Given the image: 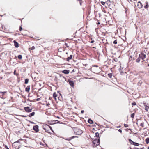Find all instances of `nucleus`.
<instances>
[{
    "label": "nucleus",
    "mask_w": 149,
    "mask_h": 149,
    "mask_svg": "<svg viewBox=\"0 0 149 149\" xmlns=\"http://www.w3.org/2000/svg\"><path fill=\"white\" fill-rule=\"evenodd\" d=\"M101 3L103 5H104L105 4V2L103 1L101 2Z\"/></svg>",
    "instance_id": "39"
},
{
    "label": "nucleus",
    "mask_w": 149,
    "mask_h": 149,
    "mask_svg": "<svg viewBox=\"0 0 149 149\" xmlns=\"http://www.w3.org/2000/svg\"><path fill=\"white\" fill-rule=\"evenodd\" d=\"M72 55H70V56L69 57H68L67 58L66 60L67 61H69L70 60L72 59Z\"/></svg>",
    "instance_id": "16"
},
{
    "label": "nucleus",
    "mask_w": 149,
    "mask_h": 149,
    "mask_svg": "<svg viewBox=\"0 0 149 149\" xmlns=\"http://www.w3.org/2000/svg\"><path fill=\"white\" fill-rule=\"evenodd\" d=\"M99 16H100V14H99Z\"/></svg>",
    "instance_id": "61"
},
{
    "label": "nucleus",
    "mask_w": 149,
    "mask_h": 149,
    "mask_svg": "<svg viewBox=\"0 0 149 149\" xmlns=\"http://www.w3.org/2000/svg\"><path fill=\"white\" fill-rule=\"evenodd\" d=\"M139 56L141 59L143 60L146 58V55L144 54L143 53H141L139 55Z\"/></svg>",
    "instance_id": "4"
},
{
    "label": "nucleus",
    "mask_w": 149,
    "mask_h": 149,
    "mask_svg": "<svg viewBox=\"0 0 149 149\" xmlns=\"http://www.w3.org/2000/svg\"><path fill=\"white\" fill-rule=\"evenodd\" d=\"M144 106L145 107V109L146 110L148 111L149 108V106H147L146 105V103H144Z\"/></svg>",
    "instance_id": "12"
},
{
    "label": "nucleus",
    "mask_w": 149,
    "mask_h": 149,
    "mask_svg": "<svg viewBox=\"0 0 149 149\" xmlns=\"http://www.w3.org/2000/svg\"><path fill=\"white\" fill-rule=\"evenodd\" d=\"M149 7L148 3V2L146 3V5L144 6V8L146 9L148 8Z\"/></svg>",
    "instance_id": "19"
},
{
    "label": "nucleus",
    "mask_w": 149,
    "mask_h": 149,
    "mask_svg": "<svg viewBox=\"0 0 149 149\" xmlns=\"http://www.w3.org/2000/svg\"><path fill=\"white\" fill-rule=\"evenodd\" d=\"M78 1H79L80 4V5L81 6L82 5V0H78Z\"/></svg>",
    "instance_id": "33"
},
{
    "label": "nucleus",
    "mask_w": 149,
    "mask_h": 149,
    "mask_svg": "<svg viewBox=\"0 0 149 149\" xmlns=\"http://www.w3.org/2000/svg\"><path fill=\"white\" fill-rule=\"evenodd\" d=\"M92 143H93V146L94 147L96 146L97 145L99 144L100 143V139H98V140L95 139L94 140L92 141Z\"/></svg>",
    "instance_id": "2"
},
{
    "label": "nucleus",
    "mask_w": 149,
    "mask_h": 149,
    "mask_svg": "<svg viewBox=\"0 0 149 149\" xmlns=\"http://www.w3.org/2000/svg\"><path fill=\"white\" fill-rule=\"evenodd\" d=\"M108 77L110 78H111L113 75L112 73H109L108 74Z\"/></svg>",
    "instance_id": "23"
},
{
    "label": "nucleus",
    "mask_w": 149,
    "mask_h": 149,
    "mask_svg": "<svg viewBox=\"0 0 149 149\" xmlns=\"http://www.w3.org/2000/svg\"><path fill=\"white\" fill-rule=\"evenodd\" d=\"M99 136V134L98 132H96L95 133V136L98 137Z\"/></svg>",
    "instance_id": "30"
},
{
    "label": "nucleus",
    "mask_w": 149,
    "mask_h": 149,
    "mask_svg": "<svg viewBox=\"0 0 149 149\" xmlns=\"http://www.w3.org/2000/svg\"><path fill=\"white\" fill-rule=\"evenodd\" d=\"M113 43L114 44H117V40H115L113 42Z\"/></svg>",
    "instance_id": "37"
},
{
    "label": "nucleus",
    "mask_w": 149,
    "mask_h": 149,
    "mask_svg": "<svg viewBox=\"0 0 149 149\" xmlns=\"http://www.w3.org/2000/svg\"><path fill=\"white\" fill-rule=\"evenodd\" d=\"M74 132L77 135H80L82 133V131L80 129L76 128L75 129Z\"/></svg>",
    "instance_id": "3"
},
{
    "label": "nucleus",
    "mask_w": 149,
    "mask_h": 149,
    "mask_svg": "<svg viewBox=\"0 0 149 149\" xmlns=\"http://www.w3.org/2000/svg\"><path fill=\"white\" fill-rule=\"evenodd\" d=\"M22 28L21 26H20V28H19V31H21L22 30Z\"/></svg>",
    "instance_id": "40"
},
{
    "label": "nucleus",
    "mask_w": 149,
    "mask_h": 149,
    "mask_svg": "<svg viewBox=\"0 0 149 149\" xmlns=\"http://www.w3.org/2000/svg\"><path fill=\"white\" fill-rule=\"evenodd\" d=\"M54 99H55V100H56V97H54Z\"/></svg>",
    "instance_id": "48"
},
{
    "label": "nucleus",
    "mask_w": 149,
    "mask_h": 149,
    "mask_svg": "<svg viewBox=\"0 0 149 149\" xmlns=\"http://www.w3.org/2000/svg\"><path fill=\"white\" fill-rule=\"evenodd\" d=\"M18 145H19V143L17 144V143L16 144V146H17Z\"/></svg>",
    "instance_id": "47"
},
{
    "label": "nucleus",
    "mask_w": 149,
    "mask_h": 149,
    "mask_svg": "<svg viewBox=\"0 0 149 149\" xmlns=\"http://www.w3.org/2000/svg\"><path fill=\"white\" fill-rule=\"evenodd\" d=\"M128 140L131 144H133L134 145V142L131 139H129Z\"/></svg>",
    "instance_id": "18"
},
{
    "label": "nucleus",
    "mask_w": 149,
    "mask_h": 149,
    "mask_svg": "<svg viewBox=\"0 0 149 149\" xmlns=\"http://www.w3.org/2000/svg\"><path fill=\"white\" fill-rule=\"evenodd\" d=\"M49 104L48 103L47 104V106H48L49 105Z\"/></svg>",
    "instance_id": "50"
},
{
    "label": "nucleus",
    "mask_w": 149,
    "mask_h": 149,
    "mask_svg": "<svg viewBox=\"0 0 149 149\" xmlns=\"http://www.w3.org/2000/svg\"><path fill=\"white\" fill-rule=\"evenodd\" d=\"M35 47L34 46H32L31 48V50H33L35 49Z\"/></svg>",
    "instance_id": "32"
},
{
    "label": "nucleus",
    "mask_w": 149,
    "mask_h": 149,
    "mask_svg": "<svg viewBox=\"0 0 149 149\" xmlns=\"http://www.w3.org/2000/svg\"><path fill=\"white\" fill-rule=\"evenodd\" d=\"M99 69H100V68H99Z\"/></svg>",
    "instance_id": "62"
},
{
    "label": "nucleus",
    "mask_w": 149,
    "mask_h": 149,
    "mask_svg": "<svg viewBox=\"0 0 149 149\" xmlns=\"http://www.w3.org/2000/svg\"><path fill=\"white\" fill-rule=\"evenodd\" d=\"M65 44L66 45V46H67V43H65Z\"/></svg>",
    "instance_id": "54"
},
{
    "label": "nucleus",
    "mask_w": 149,
    "mask_h": 149,
    "mask_svg": "<svg viewBox=\"0 0 149 149\" xmlns=\"http://www.w3.org/2000/svg\"><path fill=\"white\" fill-rule=\"evenodd\" d=\"M20 140H22V139H19L17 141L14 142L12 144L13 146L16 149H19L20 147L19 146L20 144L19 145H18L17 146H16V144L17 143H18L19 142V141Z\"/></svg>",
    "instance_id": "1"
},
{
    "label": "nucleus",
    "mask_w": 149,
    "mask_h": 149,
    "mask_svg": "<svg viewBox=\"0 0 149 149\" xmlns=\"http://www.w3.org/2000/svg\"><path fill=\"white\" fill-rule=\"evenodd\" d=\"M148 66H149V64L148 65Z\"/></svg>",
    "instance_id": "58"
},
{
    "label": "nucleus",
    "mask_w": 149,
    "mask_h": 149,
    "mask_svg": "<svg viewBox=\"0 0 149 149\" xmlns=\"http://www.w3.org/2000/svg\"><path fill=\"white\" fill-rule=\"evenodd\" d=\"M111 2L110 0H108L106 2V3L109 6L111 4Z\"/></svg>",
    "instance_id": "15"
},
{
    "label": "nucleus",
    "mask_w": 149,
    "mask_h": 149,
    "mask_svg": "<svg viewBox=\"0 0 149 149\" xmlns=\"http://www.w3.org/2000/svg\"><path fill=\"white\" fill-rule=\"evenodd\" d=\"M136 103L135 102H134L133 103H132V106H135L136 105Z\"/></svg>",
    "instance_id": "36"
},
{
    "label": "nucleus",
    "mask_w": 149,
    "mask_h": 149,
    "mask_svg": "<svg viewBox=\"0 0 149 149\" xmlns=\"http://www.w3.org/2000/svg\"><path fill=\"white\" fill-rule=\"evenodd\" d=\"M118 131L119 132H120V133H121L122 132V130L121 129H120L118 130Z\"/></svg>",
    "instance_id": "41"
},
{
    "label": "nucleus",
    "mask_w": 149,
    "mask_h": 149,
    "mask_svg": "<svg viewBox=\"0 0 149 149\" xmlns=\"http://www.w3.org/2000/svg\"><path fill=\"white\" fill-rule=\"evenodd\" d=\"M29 82V79H26L25 80V84H27Z\"/></svg>",
    "instance_id": "24"
},
{
    "label": "nucleus",
    "mask_w": 149,
    "mask_h": 149,
    "mask_svg": "<svg viewBox=\"0 0 149 149\" xmlns=\"http://www.w3.org/2000/svg\"><path fill=\"white\" fill-rule=\"evenodd\" d=\"M141 59V58H139H139L137 59H136V62L137 63L139 62L140 61Z\"/></svg>",
    "instance_id": "22"
},
{
    "label": "nucleus",
    "mask_w": 149,
    "mask_h": 149,
    "mask_svg": "<svg viewBox=\"0 0 149 149\" xmlns=\"http://www.w3.org/2000/svg\"><path fill=\"white\" fill-rule=\"evenodd\" d=\"M6 93V92H0V93H1L2 94V96H3L4 95V94Z\"/></svg>",
    "instance_id": "34"
},
{
    "label": "nucleus",
    "mask_w": 149,
    "mask_h": 149,
    "mask_svg": "<svg viewBox=\"0 0 149 149\" xmlns=\"http://www.w3.org/2000/svg\"><path fill=\"white\" fill-rule=\"evenodd\" d=\"M63 78H65L63 76H61Z\"/></svg>",
    "instance_id": "57"
},
{
    "label": "nucleus",
    "mask_w": 149,
    "mask_h": 149,
    "mask_svg": "<svg viewBox=\"0 0 149 149\" xmlns=\"http://www.w3.org/2000/svg\"><path fill=\"white\" fill-rule=\"evenodd\" d=\"M100 24V22H98V24Z\"/></svg>",
    "instance_id": "56"
},
{
    "label": "nucleus",
    "mask_w": 149,
    "mask_h": 149,
    "mask_svg": "<svg viewBox=\"0 0 149 149\" xmlns=\"http://www.w3.org/2000/svg\"><path fill=\"white\" fill-rule=\"evenodd\" d=\"M139 143H136V142H134V146H139Z\"/></svg>",
    "instance_id": "28"
},
{
    "label": "nucleus",
    "mask_w": 149,
    "mask_h": 149,
    "mask_svg": "<svg viewBox=\"0 0 149 149\" xmlns=\"http://www.w3.org/2000/svg\"><path fill=\"white\" fill-rule=\"evenodd\" d=\"M33 129L36 132H38L39 131L38 126V125L34 126L33 127Z\"/></svg>",
    "instance_id": "6"
},
{
    "label": "nucleus",
    "mask_w": 149,
    "mask_h": 149,
    "mask_svg": "<svg viewBox=\"0 0 149 149\" xmlns=\"http://www.w3.org/2000/svg\"><path fill=\"white\" fill-rule=\"evenodd\" d=\"M69 84L72 87H73L74 86V83L73 81L71 80L68 81Z\"/></svg>",
    "instance_id": "8"
},
{
    "label": "nucleus",
    "mask_w": 149,
    "mask_h": 149,
    "mask_svg": "<svg viewBox=\"0 0 149 149\" xmlns=\"http://www.w3.org/2000/svg\"><path fill=\"white\" fill-rule=\"evenodd\" d=\"M62 72L65 74H67L69 73L70 70H64L62 71Z\"/></svg>",
    "instance_id": "10"
},
{
    "label": "nucleus",
    "mask_w": 149,
    "mask_h": 149,
    "mask_svg": "<svg viewBox=\"0 0 149 149\" xmlns=\"http://www.w3.org/2000/svg\"><path fill=\"white\" fill-rule=\"evenodd\" d=\"M25 110L27 112H30L32 111V109H30L29 107H24Z\"/></svg>",
    "instance_id": "5"
},
{
    "label": "nucleus",
    "mask_w": 149,
    "mask_h": 149,
    "mask_svg": "<svg viewBox=\"0 0 149 149\" xmlns=\"http://www.w3.org/2000/svg\"><path fill=\"white\" fill-rule=\"evenodd\" d=\"M57 118H59V117L58 116V117H57Z\"/></svg>",
    "instance_id": "60"
},
{
    "label": "nucleus",
    "mask_w": 149,
    "mask_h": 149,
    "mask_svg": "<svg viewBox=\"0 0 149 149\" xmlns=\"http://www.w3.org/2000/svg\"><path fill=\"white\" fill-rule=\"evenodd\" d=\"M135 114L134 113H133L131 115V117L132 118H134Z\"/></svg>",
    "instance_id": "29"
},
{
    "label": "nucleus",
    "mask_w": 149,
    "mask_h": 149,
    "mask_svg": "<svg viewBox=\"0 0 149 149\" xmlns=\"http://www.w3.org/2000/svg\"><path fill=\"white\" fill-rule=\"evenodd\" d=\"M30 86H28L25 88V91L27 92H29L30 89Z\"/></svg>",
    "instance_id": "13"
},
{
    "label": "nucleus",
    "mask_w": 149,
    "mask_h": 149,
    "mask_svg": "<svg viewBox=\"0 0 149 149\" xmlns=\"http://www.w3.org/2000/svg\"><path fill=\"white\" fill-rule=\"evenodd\" d=\"M13 42L14 43V46L16 47L17 48L19 47V44L15 40H14Z\"/></svg>",
    "instance_id": "11"
},
{
    "label": "nucleus",
    "mask_w": 149,
    "mask_h": 149,
    "mask_svg": "<svg viewBox=\"0 0 149 149\" xmlns=\"http://www.w3.org/2000/svg\"><path fill=\"white\" fill-rule=\"evenodd\" d=\"M94 42V40H92L91 42V43H93V42Z\"/></svg>",
    "instance_id": "45"
},
{
    "label": "nucleus",
    "mask_w": 149,
    "mask_h": 149,
    "mask_svg": "<svg viewBox=\"0 0 149 149\" xmlns=\"http://www.w3.org/2000/svg\"><path fill=\"white\" fill-rule=\"evenodd\" d=\"M145 141L147 144H148L149 143V138H147L145 140Z\"/></svg>",
    "instance_id": "21"
},
{
    "label": "nucleus",
    "mask_w": 149,
    "mask_h": 149,
    "mask_svg": "<svg viewBox=\"0 0 149 149\" xmlns=\"http://www.w3.org/2000/svg\"><path fill=\"white\" fill-rule=\"evenodd\" d=\"M35 113L34 112H32V113H30L29 115H28V116L29 117H31L32 116H33L35 115Z\"/></svg>",
    "instance_id": "17"
},
{
    "label": "nucleus",
    "mask_w": 149,
    "mask_h": 149,
    "mask_svg": "<svg viewBox=\"0 0 149 149\" xmlns=\"http://www.w3.org/2000/svg\"><path fill=\"white\" fill-rule=\"evenodd\" d=\"M40 98H38L36 99L37 101H39L40 100Z\"/></svg>",
    "instance_id": "42"
},
{
    "label": "nucleus",
    "mask_w": 149,
    "mask_h": 149,
    "mask_svg": "<svg viewBox=\"0 0 149 149\" xmlns=\"http://www.w3.org/2000/svg\"><path fill=\"white\" fill-rule=\"evenodd\" d=\"M134 149H139L138 148H135Z\"/></svg>",
    "instance_id": "51"
},
{
    "label": "nucleus",
    "mask_w": 149,
    "mask_h": 149,
    "mask_svg": "<svg viewBox=\"0 0 149 149\" xmlns=\"http://www.w3.org/2000/svg\"><path fill=\"white\" fill-rule=\"evenodd\" d=\"M120 127H121L120 126H119L118 127H117V128H120Z\"/></svg>",
    "instance_id": "49"
},
{
    "label": "nucleus",
    "mask_w": 149,
    "mask_h": 149,
    "mask_svg": "<svg viewBox=\"0 0 149 149\" xmlns=\"http://www.w3.org/2000/svg\"><path fill=\"white\" fill-rule=\"evenodd\" d=\"M140 149H144V148H141Z\"/></svg>",
    "instance_id": "53"
},
{
    "label": "nucleus",
    "mask_w": 149,
    "mask_h": 149,
    "mask_svg": "<svg viewBox=\"0 0 149 149\" xmlns=\"http://www.w3.org/2000/svg\"><path fill=\"white\" fill-rule=\"evenodd\" d=\"M18 58L19 59H21L22 58V56L21 55H19L18 56Z\"/></svg>",
    "instance_id": "25"
},
{
    "label": "nucleus",
    "mask_w": 149,
    "mask_h": 149,
    "mask_svg": "<svg viewBox=\"0 0 149 149\" xmlns=\"http://www.w3.org/2000/svg\"><path fill=\"white\" fill-rule=\"evenodd\" d=\"M84 112V110H82L81 111V113L82 114Z\"/></svg>",
    "instance_id": "44"
},
{
    "label": "nucleus",
    "mask_w": 149,
    "mask_h": 149,
    "mask_svg": "<svg viewBox=\"0 0 149 149\" xmlns=\"http://www.w3.org/2000/svg\"><path fill=\"white\" fill-rule=\"evenodd\" d=\"M140 125L142 127H144V123H141L140 124Z\"/></svg>",
    "instance_id": "35"
},
{
    "label": "nucleus",
    "mask_w": 149,
    "mask_h": 149,
    "mask_svg": "<svg viewBox=\"0 0 149 149\" xmlns=\"http://www.w3.org/2000/svg\"><path fill=\"white\" fill-rule=\"evenodd\" d=\"M93 66H94V67H98V66L97 65H94Z\"/></svg>",
    "instance_id": "46"
},
{
    "label": "nucleus",
    "mask_w": 149,
    "mask_h": 149,
    "mask_svg": "<svg viewBox=\"0 0 149 149\" xmlns=\"http://www.w3.org/2000/svg\"><path fill=\"white\" fill-rule=\"evenodd\" d=\"M56 121L58 122L57 123H58V122H59V121H58V120H56Z\"/></svg>",
    "instance_id": "55"
},
{
    "label": "nucleus",
    "mask_w": 149,
    "mask_h": 149,
    "mask_svg": "<svg viewBox=\"0 0 149 149\" xmlns=\"http://www.w3.org/2000/svg\"><path fill=\"white\" fill-rule=\"evenodd\" d=\"M57 96V94L55 93H53V97L54 98V97H56Z\"/></svg>",
    "instance_id": "26"
},
{
    "label": "nucleus",
    "mask_w": 149,
    "mask_h": 149,
    "mask_svg": "<svg viewBox=\"0 0 149 149\" xmlns=\"http://www.w3.org/2000/svg\"><path fill=\"white\" fill-rule=\"evenodd\" d=\"M15 72H16V71H15H15H14V74H15Z\"/></svg>",
    "instance_id": "52"
},
{
    "label": "nucleus",
    "mask_w": 149,
    "mask_h": 149,
    "mask_svg": "<svg viewBox=\"0 0 149 149\" xmlns=\"http://www.w3.org/2000/svg\"><path fill=\"white\" fill-rule=\"evenodd\" d=\"M142 83V82L141 81H140L138 83V85H141V83Z\"/></svg>",
    "instance_id": "27"
},
{
    "label": "nucleus",
    "mask_w": 149,
    "mask_h": 149,
    "mask_svg": "<svg viewBox=\"0 0 149 149\" xmlns=\"http://www.w3.org/2000/svg\"><path fill=\"white\" fill-rule=\"evenodd\" d=\"M49 128L51 129V130H52V131L53 132V130H52V127H50V126H49V125H45V127H43V129H44L45 130V131H47V130H46V128Z\"/></svg>",
    "instance_id": "9"
},
{
    "label": "nucleus",
    "mask_w": 149,
    "mask_h": 149,
    "mask_svg": "<svg viewBox=\"0 0 149 149\" xmlns=\"http://www.w3.org/2000/svg\"><path fill=\"white\" fill-rule=\"evenodd\" d=\"M137 7L139 8H141L143 7V5L142 3L140 1H139L138 3V4L137 5Z\"/></svg>",
    "instance_id": "7"
},
{
    "label": "nucleus",
    "mask_w": 149,
    "mask_h": 149,
    "mask_svg": "<svg viewBox=\"0 0 149 149\" xmlns=\"http://www.w3.org/2000/svg\"><path fill=\"white\" fill-rule=\"evenodd\" d=\"M29 122L31 123H32V124H35V123L33 122H32V121H29Z\"/></svg>",
    "instance_id": "43"
},
{
    "label": "nucleus",
    "mask_w": 149,
    "mask_h": 149,
    "mask_svg": "<svg viewBox=\"0 0 149 149\" xmlns=\"http://www.w3.org/2000/svg\"><path fill=\"white\" fill-rule=\"evenodd\" d=\"M88 122L90 124H92L93 123V121L91 119H89L88 120Z\"/></svg>",
    "instance_id": "20"
},
{
    "label": "nucleus",
    "mask_w": 149,
    "mask_h": 149,
    "mask_svg": "<svg viewBox=\"0 0 149 149\" xmlns=\"http://www.w3.org/2000/svg\"><path fill=\"white\" fill-rule=\"evenodd\" d=\"M77 137L76 136H72L71 137L67 139H65L66 140L70 141L72 140V139L75 138V137Z\"/></svg>",
    "instance_id": "14"
},
{
    "label": "nucleus",
    "mask_w": 149,
    "mask_h": 149,
    "mask_svg": "<svg viewBox=\"0 0 149 149\" xmlns=\"http://www.w3.org/2000/svg\"><path fill=\"white\" fill-rule=\"evenodd\" d=\"M124 126L125 127H127L128 126V125L127 124H124Z\"/></svg>",
    "instance_id": "38"
},
{
    "label": "nucleus",
    "mask_w": 149,
    "mask_h": 149,
    "mask_svg": "<svg viewBox=\"0 0 149 149\" xmlns=\"http://www.w3.org/2000/svg\"><path fill=\"white\" fill-rule=\"evenodd\" d=\"M148 149H149V147H148Z\"/></svg>",
    "instance_id": "59"
},
{
    "label": "nucleus",
    "mask_w": 149,
    "mask_h": 149,
    "mask_svg": "<svg viewBox=\"0 0 149 149\" xmlns=\"http://www.w3.org/2000/svg\"><path fill=\"white\" fill-rule=\"evenodd\" d=\"M4 147L6 149H9L8 146L6 145H4Z\"/></svg>",
    "instance_id": "31"
}]
</instances>
